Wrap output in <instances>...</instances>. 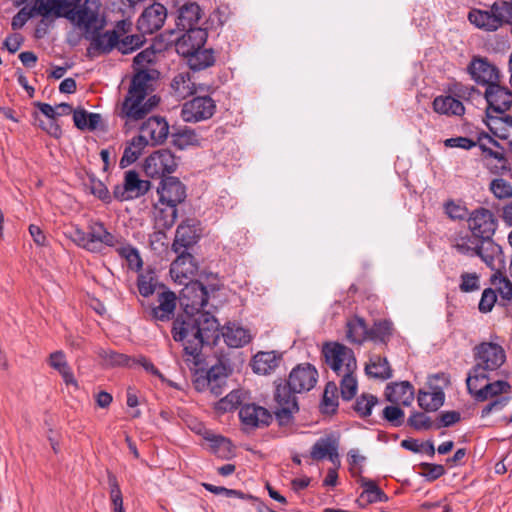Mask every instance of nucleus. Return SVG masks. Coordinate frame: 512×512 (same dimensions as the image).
Masks as SVG:
<instances>
[{
	"label": "nucleus",
	"mask_w": 512,
	"mask_h": 512,
	"mask_svg": "<svg viewBox=\"0 0 512 512\" xmlns=\"http://www.w3.org/2000/svg\"><path fill=\"white\" fill-rule=\"evenodd\" d=\"M172 335L175 341L182 343L185 361L197 367L201 363L203 344L218 339L219 324L213 315L202 311L192 317H177Z\"/></svg>",
	"instance_id": "f257e3e1"
},
{
	"label": "nucleus",
	"mask_w": 512,
	"mask_h": 512,
	"mask_svg": "<svg viewBox=\"0 0 512 512\" xmlns=\"http://www.w3.org/2000/svg\"><path fill=\"white\" fill-rule=\"evenodd\" d=\"M338 405L337 385L334 382H328L325 386L320 404L321 412L324 414H333L336 412Z\"/></svg>",
	"instance_id": "09e8293b"
},
{
	"label": "nucleus",
	"mask_w": 512,
	"mask_h": 512,
	"mask_svg": "<svg viewBox=\"0 0 512 512\" xmlns=\"http://www.w3.org/2000/svg\"><path fill=\"white\" fill-rule=\"evenodd\" d=\"M200 234L193 220L183 221L176 229L175 238L172 243L174 252H188V249L195 245Z\"/></svg>",
	"instance_id": "412c9836"
},
{
	"label": "nucleus",
	"mask_w": 512,
	"mask_h": 512,
	"mask_svg": "<svg viewBox=\"0 0 512 512\" xmlns=\"http://www.w3.org/2000/svg\"><path fill=\"white\" fill-rule=\"evenodd\" d=\"M166 16V8L160 3H154L142 12L137 28L142 34H152L163 26Z\"/></svg>",
	"instance_id": "6ab92c4d"
},
{
	"label": "nucleus",
	"mask_w": 512,
	"mask_h": 512,
	"mask_svg": "<svg viewBox=\"0 0 512 512\" xmlns=\"http://www.w3.org/2000/svg\"><path fill=\"white\" fill-rule=\"evenodd\" d=\"M221 335L227 346L231 348H240L251 341V334L248 330L235 324L228 323L221 329Z\"/></svg>",
	"instance_id": "c756f323"
},
{
	"label": "nucleus",
	"mask_w": 512,
	"mask_h": 512,
	"mask_svg": "<svg viewBox=\"0 0 512 512\" xmlns=\"http://www.w3.org/2000/svg\"><path fill=\"white\" fill-rule=\"evenodd\" d=\"M475 364L487 372L499 370L506 361L504 348L493 342H481L474 348Z\"/></svg>",
	"instance_id": "1a4fd4ad"
},
{
	"label": "nucleus",
	"mask_w": 512,
	"mask_h": 512,
	"mask_svg": "<svg viewBox=\"0 0 512 512\" xmlns=\"http://www.w3.org/2000/svg\"><path fill=\"white\" fill-rule=\"evenodd\" d=\"M339 438L331 433L316 440L310 450V457L315 461L329 459L335 466H340Z\"/></svg>",
	"instance_id": "2eb2a0df"
},
{
	"label": "nucleus",
	"mask_w": 512,
	"mask_h": 512,
	"mask_svg": "<svg viewBox=\"0 0 512 512\" xmlns=\"http://www.w3.org/2000/svg\"><path fill=\"white\" fill-rule=\"evenodd\" d=\"M317 380V369L310 363H302L291 370L286 385L276 387L275 416L280 425H288L299 410L295 394L310 391Z\"/></svg>",
	"instance_id": "f03ea898"
},
{
	"label": "nucleus",
	"mask_w": 512,
	"mask_h": 512,
	"mask_svg": "<svg viewBox=\"0 0 512 512\" xmlns=\"http://www.w3.org/2000/svg\"><path fill=\"white\" fill-rule=\"evenodd\" d=\"M490 372H487L483 368L474 364V366L468 372L466 378V386L468 393L476 401L478 397V391L484 388L485 383L488 382Z\"/></svg>",
	"instance_id": "58836bf2"
},
{
	"label": "nucleus",
	"mask_w": 512,
	"mask_h": 512,
	"mask_svg": "<svg viewBox=\"0 0 512 512\" xmlns=\"http://www.w3.org/2000/svg\"><path fill=\"white\" fill-rule=\"evenodd\" d=\"M215 110V101L210 96H197L182 105L181 118L184 122L196 123L211 118Z\"/></svg>",
	"instance_id": "9d476101"
},
{
	"label": "nucleus",
	"mask_w": 512,
	"mask_h": 512,
	"mask_svg": "<svg viewBox=\"0 0 512 512\" xmlns=\"http://www.w3.org/2000/svg\"><path fill=\"white\" fill-rule=\"evenodd\" d=\"M239 418L245 431L263 428L269 425L272 416L270 412L256 404H245L239 410Z\"/></svg>",
	"instance_id": "f3484780"
},
{
	"label": "nucleus",
	"mask_w": 512,
	"mask_h": 512,
	"mask_svg": "<svg viewBox=\"0 0 512 512\" xmlns=\"http://www.w3.org/2000/svg\"><path fill=\"white\" fill-rule=\"evenodd\" d=\"M485 123L495 137L505 140L509 137V129L512 128V116L486 113Z\"/></svg>",
	"instance_id": "473e14b6"
},
{
	"label": "nucleus",
	"mask_w": 512,
	"mask_h": 512,
	"mask_svg": "<svg viewBox=\"0 0 512 512\" xmlns=\"http://www.w3.org/2000/svg\"><path fill=\"white\" fill-rule=\"evenodd\" d=\"M322 354L326 365L336 374L356 373L357 360L353 350L338 342L325 343Z\"/></svg>",
	"instance_id": "423d86ee"
},
{
	"label": "nucleus",
	"mask_w": 512,
	"mask_h": 512,
	"mask_svg": "<svg viewBox=\"0 0 512 512\" xmlns=\"http://www.w3.org/2000/svg\"><path fill=\"white\" fill-rule=\"evenodd\" d=\"M48 364L61 375L66 385H71L75 389H79L78 381L74 377L63 351L57 350L52 352L49 355Z\"/></svg>",
	"instance_id": "c85d7f7f"
},
{
	"label": "nucleus",
	"mask_w": 512,
	"mask_h": 512,
	"mask_svg": "<svg viewBox=\"0 0 512 512\" xmlns=\"http://www.w3.org/2000/svg\"><path fill=\"white\" fill-rule=\"evenodd\" d=\"M150 188V181L141 179L137 171L128 170L123 183L114 186L113 197L120 202L129 201L145 195Z\"/></svg>",
	"instance_id": "6e6552de"
},
{
	"label": "nucleus",
	"mask_w": 512,
	"mask_h": 512,
	"mask_svg": "<svg viewBox=\"0 0 512 512\" xmlns=\"http://www.w3.org/2000/svg\"><path fill=\"white\" fill-rule=\"evenodd\" d=\"M481 240L480 237L470 230L469 232H460L453 240V247L460 254L473 257L475 256V252H477V248H479Z\"/></svg>",
	"instance_id": "f704fd0d"
},
{
	"label": "nucleus",
	"mask_w": 512,
	"mask_h": 512,
	"mask_svg": "<svg viewBox=\"0 0 512 512\" xmlns=\"http://www.w3.org/2000/svg\"><path fill=\"white\" fill-rule=\"evenodd\" d=\"M227 377L226 367L222 364L213 365L208 370L206 383L211 394L218 397L224 392Z\"/></svg>",
	"instance_id": "72a5a7b5"
},
{
	"label": "nucleus",
	"mask_w": 512,
	"mask_h": 512,
	"mask_svg": "<svg viewBox=\"0 0 512 512\" xmlns=\"http://www.w3.org/2000/svg\"><path fill=\"white\" fill-rule=\"evenodd\" d=\"M366 374L372 378L387 380L392 377V368L386 357L372 355L365 366Z\"/></svg>",
	"instance_id": "e433bc0d"
},
{
	"label": "nucleus",
	"mask_w": 512,
	"mask_h": 512,
	"mask_svg": "<svg viewBox=\"0 0 512 512\" xmlns=\"http://www.w3.org/2000/svg\"><path fill=\"white\" fill-rule=\"evenodd\" d=\"M360 484L363 490L357 498L359 507L364 508L369 504L386 502L388 500L387 495L380 489L374 480L361 478Z\"/></svg>",
	"instance_id": "a878e982"
},
{
	"label": "nucleus",
	"mask_w": 512,
	"mask_h": 512,
	"mask_svg": "<svg viewBox=\"0 0 512 512\" xmlns=\"http://www.w3.org/2000/svg\"><path fill=\"white\" fill-rule=\"evenodd\" d=\"M489 190L499 200L512 198V185L503 178H495L489 184Z\"/></svg>",
	"instance_id": "5fc2aeb1"
},
{
	"label": "nucleus",
	"mask_w": 512,
	"mask_h": 512,
	"mask_svg": "<svg viewBox=\"0 0 512 512\" xmlns=\"http://www.w3.org/2000/svg\"><path fill=\"white\" fill-rule=\"evenodd\" d=\"M149 146L139 135L134 136L126 145L120 159V166L125 168L138 160L144 149Z\"/></svg>",
	"instance_id": "ea45409f"
},
{
	"label": "nucleus",
	"mask_w": 512,
	"mask_h": 512,
	"mask_svg": "<svg viewBox=\"0 0 512 512\" xmlns=\"http://www.w3.org/2000/svg\"><path fill=\"white\" fill-rule=\"evenodd\" d=\"M171 87L176 96L182 99L196 92L195 83L187 72L177 74L172 80Z\"/></svg>",
	"instance_id": "a18cd8bd"
},
{
	"label": "nucleus",
	"mask_w": 512,
	"mask_h": 512,
	"mask_svg": "<svg viewBox=\"0 0 512 512\" xmlns=\"http://www.w3.org/2000/svg\"><path fill=\"white\" fill-rule=\"evenodd\" d=\"M491 283L495 286L503 300H512V282L507 277L503 276L499 270L492 275Z\"/></svg>",
	"instance_id": "864d4df0"
},
{
	"label": "nucleus",
	"mask_w": 512,
	"mask_h": 512,
	"mask_svg": "<svg viewBox=\"0 0 512 512\" xmlns=\"http://www.w3.org/2000/svg\"><path fill=\"white\" fill-rule=\"evenodd\" d=\"M219 290L218 284L205 286L200 281H190L184 284L179 298L184 314L178 317H192L196 313L202 312L209 299Z\"/></svg>",
	"instance_id": "39448f33"
},
{
	"label": "nucleus",
	"mask_w": 512,
	"mask_h": 512,
	"mask_svg": "<svg viewBox=\"0 0 512 512\" xmlns=\"http://www.w3.org/2000/svg\"><path fill=\"white\" fill-rule=\"evenodd\" d=\"M471 78L482 86L490 87L499 81V71L486 58L473 57L467 66Z\"/></svg>",
	"instance_id": "ddd939ff"
},
{
	"label": "nucleus",
	"mask_w": 512,
	"mask_h": 512,
	"mask_svg": "<svg viewBox=\"0 0 512 512\" xmlns=\"http://www.w3.org/2000/svg\"><path fill=\"white\" fill-rule=\"evenodd\" d=\"M336 376L341 378L340 391L342 398L346 401L351 400L356 395L358 388L356 373L348 372Z\"/></svg>",
	"instance_id": "603ef678"
},
{
	"label": "nucleus",
	"mask_w": 512,
	"mask_h": 512,
	"mask_svg": "<svg viewBox=\"0 0 512 512\" xmlns=\"http://www.w3.org/2000/svg\"><path fill=\"white\" fill-rule=\"evenodd\" d=\"M282 360L276 351H260L252 359V369L256 374L268 375L273 372Z\"/></svg>",
	"instance_id": "cd10ccee"
},
{
	"label": "nucleus",
	"mask_w": 512,
	"mask_h": 512,
	"mask_svg": "<svg viewBox=\"0 0 512 512\" xmlns=\"http://www.w3.org/2000/svg\"><path fill=\"white\" fill-rule=\"evenodd\" d=\"M511 391V385L506 380H496L494 382H487L482 390L478 391L477 402H484L490 398H498L502 394H507Z\"/></svg>",
	"instance_id": "79ce46f5"
},
{
	"label": "nucleus",
	"mask_w": 512,
	"mask_h": 512,
	"mask_svg": "<svg viewBox=\"0 0 512 512\" xmlns=\"http://www.w3.org/2000/svg\"><path fill=\"white\" fill-rule=\"evenodd\" d=\"M378 403L374 395L363 394L355 402V411L362 417L371 415L372 408Z\"/></svg>",
	"instance_id": "bf43d9fd"
},
{
	"label": "nucleus",
	"mask_w": 512,
	"mask_h": 512,
	"mask_svg": "<svg viewBox=\"0 0 512 512\" xmlns=\"http://www.w3.org/2000/svg\"><path fill=\"white\" fill-rule=\"evenodd\" d=\"M468 227L481 239L492 238L498 227V221L489 209L477 208L470 213Z\"/></svg>",
	"instance_id": "9b49d317"
},
{
	"label": "nucleus",
	"mask_w": 512,
	"mask_h": 512,
	"mask_svg": "<svg viewBox=\"0 0 512 512\" xmlns=\"http://www.w3.org/2000/svg\"><path fill=\"white\" fill-rule=\"evenodd\" d=\"M437 391L430 390L422 391L418 393V404L425 411H436L443 404L445 400V393L440 392V388H436Z\"/></svg>",
	"instance_id": "37998d69"
},
{
	"label": "nucleus",
	"mask_w": 512,
	"mask_h": 512,
	"mask_svg": "<svg viewBox=\"0 0 512 512\" xmlns=\"http://www.w3.org/2000/svg\"><path fill=\"white\" fill-rule=\"evenodd\" d=\"M173 143L175 147L183 150L189 146H199L200 138L194 130L185 128L173 135Z\"/></svg>",
	"instance_id": "3c124183"
},
{
	"label": "nucleus",
	"mask_w": 512,
	"mask_h": 512,
	"mask_svg": "<svg viewBox=\"0 0 512 512\" xmlns=\"http://www.w3.org/2000/svg\"><path fill=\"white\" fill-rule=\"evenodd\" d=\"M152 80L148 71H138L133 76L127 94L117 110V115L123 120L126 131L133 128L159 105L160 97L149 95L153 90Z\"/></svg>",
	"instance_id": "7ed1b4c3"
},
{
	"label": "nucleus",
	"mask_w": 512,
	"mask_h": 512,
	"mask_svg": "<svg viewBox=\"0 0 512 512\" xmlns=\"http://www.w3.org/2000/svg\"><path fill=\"white\" fill-rule=\"evenodd\" d=\"M476 143L479 145L480 149L484 153H487L490 157H493L494 159H497V160L504 159L503 152L493 151L490 148V146L499 147V143L493 137H491L489 134H487L485 132L480 133L478 135V139H477Z\"/></svg>",
	"instance_id": "4d7b16f0"
},
{
	"label": "nucleus",
	"mask_w": 512,
	"mask_h": 512,
	"mask_svg": "<svg viewBox=\"0 0 512 512\" xmlns=\"http://www.w3.org/2000/svg\"><path fill=\"white\" fill-rule=\"evenodd\" d=\"M485 99L488 103L486 113L506 114L512 106V92L497 83L486 88Z\"/></svg>",
	"instance_id": "4468645a"
},
{
	"label": "nucleus",
	"mask_w": 512,
	"mask_h": 512,
	"mask_svg": "<svg viewBox=\"0 0 512 512\" xmlns=\"http://www.w3.org/2000/svg\"><path fill=\"white\" fill-rule=\"evenodd\" d=\"M392 322L381 320L375 322L371 329H368V338L375 343L387 344L392 336Z\"/></svg>",
	"instance_id": "49530a36"
},
{
	"label": "nucleus",
	"mask_w": 512,
	"mask_h": 512,
	"mask_svg": "<svg viewBox=\"0 0 512 512\" xmlns=\"http://www.w3.org/2000/svg\"><path fill=\"white\" fill-rule=\"evenodd\" d=\"M178 163L175 155L168 149L151 153L143 162V171L150 178L167 177L176 171Z\"/></svg>",
	"instance_id": "0eeeda50"
},
{
	"label": "nucleus",
	"mask_w": 512,
	"mask_h": 512,
	"mask_svg": "<svg viewBox=\"0 0 512 512\" xmlns=\"http://www.w3.org/2000/svg\"><path fill=\"white\" fill-rule=\"evenodd\" d=\"M90 191L101 201L105 203L111 202V195L106 185L94 177L90 178Z\"/></svg>",
	"instance_id": "774afa93"
},
{
	"label": "nucleus",
	"mask_w": 512,
	"mask_h": 512,
	"mask_svg": "<svg viewBox=\"0 0 512 512\" xmlns=\"http://www.w3.org/2000/svg\"><path fill=\"white\" fill-rule=\"evenodd\" d=\"M433 110L441 115L447 116H462L465 113V107L463 103L451 95L437 96L433 100Z\"/></svg>",
	"instance_id": "2f4dec72"
},
{
	"label": "nucleus",
	"mask_w": 512,
	"mask_h": 512,
	"mask_svg": "<svg viewBox=\"0 0 512 512\" xmlns=\"http://www.w3.org/2000/svg\"><path fill=\"white\" fill-rule=\"evenodd\" d=\"M119 34L116 30L106 31L95 36L91 42L90 50L97 54L109 53L119 44Z\"/></svg>",
	"instance_id": "4c0bfd02"
},
{
	"label": "nucleus",
	"mask_w": 512,
	"mask_h": 512,
	"mask_svg": "<svg viewBox=\"0 0 512 512\" xmlns=\"http://www.w3.org/2000/svg\"><path fill=\"white\" fill-rule=\"evenodd\" d=\"M241 402L242 392L239 390H233L218 401L216 409L223 412L231 411L237 408Z\"/></svg>",
	"instance_id": "13d9d810"
},
{
	"label": "nucleus",
	"mask_w": 512,
	"mask_h": 512,
	"mask_svg": "<svg viewBox=\"0 0 512 512\" xmlns=\"http://www.w3.org/2000/svg\"><path fill=\"white\" fill-rule=\"evenodd\" d=\"M178 206L157 201L153 206V219L159 229H170L177 219Z\"/></svg>",
	"instance_id": "bb28decb"
},
{
	"label": "nucleus",
	"mask_w": 512,
	"mask_h": 512,
	"mask_svg": "<svg viewBox=\"0 0 512 512\" xmlns=\"http://www.w3.org/2000/svg\"><path fill=\"white\" fill-rule=\"evenodd\" d=\"M184 58L187 59L189 67L194 71L206 69L215 62L213 51L203 48L196 50L191 55H187Z\"/></svg>",
	"instance_id": "c03bdc74"
},
{
	"label": "nucleus",
	"mask_w": 512,
	"mask_h": 512,
	"mask_svg": "<svg viewBox=\"0 0 512 512\" xmlns=\"http://www.w3.org/2000/svg\"><path fill=\"white\" fill-rule=\"evenodd\" d=\"M144 43L143 36L139 35H128L123 39L119 40L118 50L122 54H129L140 48Z\"/></svg>",
	"instance_id": "e2e57ef3"
},
{
	"label": "nucleus",
	"mask_w": 512,
	"mask_h": 512,
	"mask_svg": "<svg viewBox=\"0 0 512 512\" xmlns=\"http://www.w3.org/2000/svg\"><path fill=\"white\" fill-rule=\"evenodd\" d=\"M139 136L149 145L157 146L166 141L169 135V125L165 118L151 116L139 128Z\"/></svg>",
	"instance_id": "f8f14e48"
},
{
	"label": "nucleus",
	"mask_w": 512,
	"mask_h": 512,
	"mask_svg": "<svg viewBox=\"0 0 512 512\" xmlns=\"http://www.w3.org/2000/svg\"><path fill=\"white\" fill-rule=\"evenodd\" d=\"M158 200L164 203L178 206L187 197L186 186L173 176L161 179L157 187Z\"/></svg>",
	"instance_id": "dca6fc26"
},
{
	"label": "nucleus",
	"mask_w": 512,
	"mask_h": 512,
	"mask_svg": "<svg viewBox=\"0 0 512 512\" xmlns=\"http://www.w3.org/2000/svg\"><path fill=\"white\" fill-rule=\"evenodd\" d=\"M510 400V396H500L498 398H495L494 400L490 401L487 405L483 407V409L481 410V417L485 418L492 413L502 411L508 405Z\"/></svg>",
	"instance_id": "0e129e2a"
},
{
	"label": "nucleus",
	"mask_w": 512,
	"mask_h": 512,
	"mask_svg": "<svg viewBox=\"0 0 512 512\" xmlns=\"http://www.w3.org/2000/svg\"><path fill=\"white\" fill-rule=\"evenodd\" d=\"M178 257L172 262L170 275L179 284H187L197 273L198 265L189 252H176Z\"/></svg>",
	"instance_id": "aec40b11"
},
{
	"label": "nucleus",
	"mask_w": 512,
	"mask_h": 512,
	"mask_svg": "<svg viewBox=\"0 0 512 512\" xmlns=\"http://www.w3.org/2000/svg\"><path fill=\"white\" fill-rule=\"evenodd\" d=\"M385 396L391 403L408 407L414 400V387L408 381L391 383L385 389Z\"/></svg>",
	"instance_id": "5701e85b"
},
{
	"label": "nucleus",
	"mask_w": 512,
	"mask_h": 512,
	"mask_svg": "<svg viewBox=\"0 0 512 512\" xmlns=\"http://www.w3.org/2000/svg\"><path fill=\"white\" fill-rule=\"evenodd\" d=\"M399 405L386 406L383 410V417L390 422L393 426L398 427L402 425L404 420V412L398 407Z\"/></svg>",
	"instance_id": "338daca9"
},
{
	"label": "nucleus",
	"mask_w": 512,
	"mask_h": 512,
	"mask_svg": "<svg viewBox=\"0 0 512 512\" xmlns=\"http://www.w3.org/2000/svg\"><path fill=\"white\" fill-rule=\"evenodd\" d=\"M408 424L416 430H429L433 426L430 417L422 412H413L408 418Z\"/></svg>",
	"instance_id": "69168bd1"
},
{
	"label": "nucleus",
	"mask_w": 512,
	"mask_h": 512,
	"mask_svg": "<svg viewBox=\"0 0 512 512\" xmlns=\"http://www.w3.org/2000/svg\"><path fill=\"white\" fill-rule=\"evenodd\" d=\"M186 32L176 41L175 48L179 55L185 57L196 50L204 47L207 41L205 29H187Z\"/></svg>",
	"instance_id": "4be33fe9"
},
{
	"label": "nucleus",
	"mask_w": 512,
	"mask_h": 512,
	"mask_svg": "<svg viewBox=\"0 0 512 512\" xmlns=\"http://www.w3.org/2000/svg\"><path fill=\"white\" fill-rule=\"evenodd\" d=\"M201 18V8L196 3H189L182 6L179 10L177 26L181 30L198 29L196 27Z\"/></svg>",
	"instance_id": "c9c22d12"
},
{
	"label": "nucleus",
	"mask_w": 512,
	"mask_h": 512,
	"mask_svg": "<svg viewBox=\"0 0 512 512\" xmlns=\"http://www.w3.org/2000/svg\"><path fill=\"white\" fill-rule=\"evenodd\" d=\"M52 0H34L29 10L22 8L12 18L11 26L13 30L21 29L26 22L35 16H41L44 19L53 18L54 7Z\"/></svg>",
	"instance_id": "a211bd4d"
},
{
	"label": "nucleus",
	"mask_w": 512,
	"mask_h": 512,
	"mask_svg": "<svg viewBox=\"0 0 512 512\" xmlns=\"http://www.w3.org/2000/svg\"><path fill=\"white\" fill-rule=\"evenodd\" d=\"M119 255L127 261L128 267L132 270L139 271L142 268L143 262L138 250L131 246L126 245L117 249Z\"/></svg>",
	"instance_id": "6e6d98bb"
},
{
	"label": "nucleus",
	"mask_w": 512,
	"mask_h": 512,
	"mask_svg": "<svg viewBox=\"0 0 512 512\" xmlns=\"http://www.w3.org/2000/svg\"><path fill=\"white\" fill-rule=\"evenodd\" d=\"M70 238L77 246L92 253H101L106 247L119 244L118 238L106 229L104 223L95 219L88 221L87 231L73 227Z\"/></svg>",
	"instance_id": "20e7f679"
},
{
	"label": "nucleus",
	"mask_w": 512,
	"mask_h": 512,
	"mask_svg": "<svg viewBox=\"0 0 512 512\" xmlns=\"http://www.w3.org/2000/svg\"><path fill=\"white\" fill-rule=\"evenodd\" d=\"M468 20L475 27L487 32H494L501 27L498 13L492 7L489 11L472 9L468 14Z\"/></svg>",
	"instance_id": "b1692460"
},
{
	"label": "nucleus",
	"mask_w": 512,
	"mask_h": 512,
	"mask_svg": "<svg viewBox=\"0 0 512 512\" xmlns=\"http://www.w3.org/2000/svg\"><path fill=\"white\" fill-rule=\"evenodd\" d=\"M176 305L175 293L164 291L158 295V305L151 309V317L158 321H168L174 316Z\"/></svg>",
	"instance_id": "393cba45"
},
{
	"label": "nucleus",
	"mask_w": 512,
	"mask_h": 512,
	"mask_svg": "<svg viewBox=\"0 0 512 512\" xmlns=\"http://www.w3.org/2000/svg\"><path fill=\"white\" fill-rule=\"evenodd\" d=\"M475 256H478L489 268L496 270V261H502V249L492 238L482 239Z\"/></svg>",
	"instance_id": "7c9ffc66"
},
{
	"label": "nucleus",
	"mask_w": 512,
	"mask_h": 512,
	"mask_svg": "<svg viewBox=\"0 0 512 512\" xmlns=\"http://www.w3.org/2000/svg\"><path fill=\"white\" fill-rule=\"evenodd\" d=\"M347 339L351 343L362 344L368 338V328L363 318L354 316L347 322Z\"/></svg>",
	"instance_id": "a19ab883"
},
{
	"label": "nucleus",
	"mask_w": 512,
	"mask_h": 512,
	"mask_svg": "<svg viewBox=\"0 0 512 512\" xmlns=\"http://www.w3.org/2000/svg\"><path fill=\"white\" fill-rule=\"evenodd\" d=\"M157 285L158 280L154 271L146 270L138 275L137 287L141 296H151L155 292Z\"/></svg>",
	"instance_id": "8fccbe9b"
},
{
	"label": "nucleus",
	"mask_w": 512,
	"mask_h": 512,
	"mask_svg": "<svg viewBox=\"0 0 512 512\" xmlns=\"http://www.w3.org/2000/svg\"><path fill=\"white\" fill-rule=\"evenodd\" d=\"M492 9L498 13L501 26L503 24L512 26V0H498L492 4Z\"/></svg>",
	"instance_id": "052dcab7"
},
{
	"label": "nucleus",
	"mask_w": 512,
	"mask_h": 512,
	"mask_svg": "<svg viewBox=\"0 0 512 512\" xmlns=\"http://www.w3.org/2000/svg\"><path fill=\"white\" fill-rule=\"evenodd\" d=\"M100 357L108 365L116 366H130L131 358L125 354L118 353L112 350H102L99 353Z\"/></svg>",
	"instance_id": "680f3d73"
},
{
	"label": "nucleus",
	"mask_w": 512,
	"mask_h": 512,
	"mask_svg": "<svg viewBox=\"0 0 512 512\" xmlns=\"http://www.w3.org/2000/svg\"><path fill=\"white\" fill-rule=\"evenodd\" d=\"M73 121L78 129L94 130L101 122V116L97 113H89L83 108H78L73 111Z\"/></svg>",
	"instance_id": "de8ad7c7"
}]
</instances>
